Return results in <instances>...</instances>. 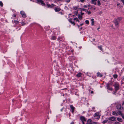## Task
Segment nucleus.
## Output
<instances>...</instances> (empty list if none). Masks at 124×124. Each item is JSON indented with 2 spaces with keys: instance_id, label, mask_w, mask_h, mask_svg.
I'll list each match as a JSON object with an SVG mask.
<instances>
[{
  "instance_id": "26",
  "label": "nucleus",
  "mask_w": 124,
  "mask_h": 124,
  "mask_svg": "<svg viewBox=\"0 0 124 124\" xmlns=\"http://www.w3.org/2000/svg\"><path fill=\"white\" fill-rule=\"evenodd\" d=\"M85 23L87 24H89V22L88 20H86L85 21Z\"/></svg>"
},
{
  "instance_id": "28",
  "label": "nucleus",
  "mask_w": 124,
  "mask_h": 124,
  "mask_svg": "<svg viewBox=\"0 0 124 124\" xmlns=\"http://www.w3.org/2000/svg\"><path fill=\"white\" fill-rule=\"evenodd\" d=\"M74 20H76V21L79 22V20H78V19L76 17L74 19Z\"/></svg>"
},
{
  "instance_id": "50",
  "label": "nucleus",
  "mask_w": 124,
  "mask_h": 124,
  "mask_svg": "<svg viewBox=\"0 0 124 124\" xmlns=\"http://www.w3.org/2000/svg\"><path fill=\"white\" fill-rule=\"evenodd\" d=\"M84 13H82V12H81V15H83L84 14Z\"/></svg>"
},
{
  "instance_id": "15",
  "label": "nucleus",
  "mask_w": 124,
  "mask_h": 124,
  "mask_svg": "<svg viewBox=\"0 0 124 124\" xmlns=\"http://www.w3.org/2000/svg\"><path fill=\"white\" fill-rule=\"evenodd\" d=\"M122 19V18L121 17L118 18L117 19H116L117 21L118 22H120L121 20Z\"/></svg>"
},
{
  "instance_id": "2",
  "label": "nucleus",
  "mask_w": 124,
  "mask_h": 124,
  "mask_svg": "<svg viewBox=\"0 0 124 124\" xmlns=\"http://www.w3.org/2000/svg\"><path fill=\"white\" fill-rule=\"evenodd\" d=\"M113 22L115 23L116 26V27H118L119 26V22L117 21L116 19H115L114 20Z\"/></svg>"
},
{
  "instance_id": "42",
  "label": "nucleus",
  "mask_w": 124,
  "mask_h": 124,
  "mask_svg": "<svg viewBox=\"0 0 124 124\" xmlns=\"http://www.w3.org/2000/svg\"><path fill=\"white\" fill-rule=\"evenodd\" d=\"M80 1L82 3H83L85 1V0H80Z\"/></svg>"
},
{
  "instance_id": "3",
  "label": "nucleus",
  "mask_w": 124,
  "mask_h": 124,
  "mask_svg": "<svg viewBox=\"0 0 124 124\" xmlns=\"http://www.w3.org/2000/svg\"><path fill=\"white\" fill-rule=\"evenodd\" d=\"M115 89L116 91H117L119 89V85L117 83H115L114 85Z\"/></svg>"
},
{
  "instance_id": "7",
  "label": "nucleus",
  "mask_w": 124,
  "mask_h": 124,
  "mask_svg": "<svg viewBox=\"0 0 124 124\" xmlns=\"http://www.w3.org/2000/svg\"><path fill=\"white\" fill-rule=\"evenodd\" d=\"M80 119L82 122L84 121H86L85 118L83 116L80 117Z\"/></svg>"
},
{
  "instance_id": "54",
  "label": "nucleus",
  "mask_w": 124,
  "mask_h": 124,
  "mask_svg": "<svg viewBox=\"0 0 124 124\" xmlns=\"http://www.w3.org/2000/svg\"><path fill=\"white\" fill-rule=\"evenodd\" d=\"M122 2H123L124 1V0H120Z\"/></svg>"
},
{
  "instance_id": "45",
  "label": "nucleus",
  "mask_w": 124,
  "mask_h": 124,
  "mask_svg": "<svg viewBox=\"0 0 124 124\" xmlns=\"http://www.w3.org/2000/svg\"><path fill=\"white\" fill-rule=\"evenodd\" d=\"M21 24L23 25H24L25 24V23L23 22H22L21 23Z\"/></svg>"
},
{
  "instance_id": "33",
  "label": "nucleus",
  "mask_w": 124,
  "mask_h": 124,
  "mask_svg": "<svg viewBox=\"0 0 124 124\" xmlns=\"http://www.w3.org/2000/svg\"><path fill=\"white\" fill-rule=\"evenodd\" d=\"M0 5L1 7H2L3 6V4L1 1H0Z\"/></svg>"
},
{
  "instance_id": "18",
  "label": "nucleus",
  "mask_w": 124,
  "mask_h": 124,
  "mask_svg": "<svg viewBox=\"0 0 124 124\" xmlns=\"http://www.w3.org/2000/svg\"><path fill=\"white\" fill-rule=\"evenodd\" d=\"M57 39L58 41H61L62 40V39L61 37H59Z\"/></svg>"
},
{
  "instance_id": "17",
  "label": "nucleus",
  "mask_w": 124,
  "mask_h": 124,
  "mask_svg": "<svg viewBox=\"0 0 124 124\" xmlns=\"http://www.w3.org/2000/svg\"><path fill=\"white\" fill-rule=\"evenodd\" d=\"M81 75L82 74L81 73H79L77 74V76L78 77H79L81 76Z\"/></svg>"
},
{
  "instance_id": "52",
  "label": "nucleus",
  "mask_w": 124,
  "mask_h": 124,
  "mask_svg": "<svg viewBox=\"0 0 124 124\" xmlns=\"http://www.w3.org/2000/svg\"><path fill=\"white\" fill-rule=\"evenodd\" d=\"M71 124H74V122H72L71 123Z\"/></svg>"
},
{
  "instance_id": "38",
  "label": "nucleus",
  "mask_w": 124,
  "mask_h": 124,
  "mask_svg": "<svg viewBox=\"0 0 124 124\" xmlns=\"http://www.w3.org/2000/svg\"><path fill=\"white\" fill-rule=\"evenodd\" d=\"M90 124H96V123L94 122H92L90 123Z\"/></svg>"
},
{
  "instance_id": "25",
  "label": "nucleus",
  "mask_w": 124,
  "mask_h": 124,
  "mask_svg": "<svg viewBox=\"0 0 124 124\" xmlns=\"http://www.w3.org/2000/svg\"><path fill=\"white\" fill-rule=\"evenodd\" d=\"M69 22L71 23L72 24H73L74 25L75 24V23L74 22L72 21L71 20H69Z\"/></svg>"
},
{
  "instance_id": "46",
  "label": "nucleus",
  "mask_w": 124,
  "mask_h": 124,
  "mask_svg": "<svg viewBox=\"0 0 124 124\" xmlns=\"http://www.w3.org/2000/svg\"><path fill=\"white\" fill-rule=\"evenodd\" d=\"M117 91H116L115 90V91L113 93V94H116V92Z\"/></svg>"
},
{
  "instance_id": "31",
  "label": "nucleus",
  "mask_w": 124,
  "mask_h": 124,
  "mask_svg": "<svg viewBox=\"0 0 124 124\" xmlns=\"http://www.w3.org/2000/svg\"><path fill=\"white\" fill-rule=\"evenodd\" d=\"M107 89L110 91H112L113 90V89L112 87H109Z\"/></svg>"
},
{
  "instance_id": "61",
  "label": "nucleus",
  "mask_w": 124,
  "mask_h": 124,
  "mask_svg": "<svg viewBox=\"0 0 124 124\" xmlns=\"http://www.w3.org/2000/svg\"><path fill=\"white\" fill-rule=\"evenodd\" d=\"M90 124V123H88V124Z\"/></svg>"
},
{
  "instance_id": "16",
  "label": "nucleus",
  "mask_w": 124,
  "mask_h": 124,
  "mask_svg": "<svg viewBox=\"0 0 124 124\" xmlns=\"http://www.w3.org/2000/svg\"><path fill=\"white\" fill-rule=\"evenodd\" d=\"M117 120L118 121L120 122H122L123 121L122 119L120 118H117Z\"/></svg>"
},
{
  "instance_id": "64",
  "label": "nucleus",
  "mask_w": 124,
  "mask_h": 124,
  "mask_svg": "<svg viewBox=\"0 0 124 124\" xmlns=\"http://www.w3.org/2000/svg\"><path fill=\"white\" fill-rule=\"evenodd\" d=\"M82 28H80V29L81 30L82 29Z\"/></svg>"
},
{
  "instance_id": "23",
  "label": "nucleus",
  "mask_w": 124,
  "mask_h": 124,
  "mask_svg": "<svg viewBox=\"0 0 124 124\" xmlns=\"http://www.w3.org/2000/svg\"><path fill=\"white\" fill-rule=\"evenodd\" d=\"M78 18L80 20H82V16L79 15L78 16Z\"/></svg>"
},
{
  "instance_id": "21",
  "label": "nucleus",
  "mask_w": 124,
  "mask_h": 124,
  "mask_svg": "<svg viewBox=\"0 0 124 124\" xmlns=\"http://www.w3.org/2000/svg\"><path fill=\"white\" fill-rule=\"evenodd\" d=\"M97 5L100 6L101 5V3L99 0H97Z\"/></svg>"
},
{
  "instance_id": "24",
  "label": "nucleus",
  "mask_w": 124,
  "mask_h": 124,
  "mask_svg": "<svg viewBox=\"0 0 124 124\" xmlns=\"http://www.w3.org/2000/svg\"><path fill=\"white\" fill-rule=\"evenodd\" d=\"M122 108L123 109L124 108V101H123L122 104Z\"/></svg>"
},
{
  "instance_id": "49",
  "label": "nucleus",
  "mask_w": 124,
  "mask_h": 124,
  "mask_svg": "<svg viewBox=\"0 0 124 124\" xmlns=\"http://www.w3.org/2000/svg\"><path fill=\"white\" fill-rule=\"evenodd\" d=\"M13 16H14V17H16V16L15 15V14H14L13 15Z\"/></svg>"
},
{
  "instance_id": "44",
  "label": "nucleus",
  "mask_w": 124,
  "mask_h": 124,
  "mask_svg": "<svg viewBox=\"0 0 124 124\" xmlns=\"http://www.w3.org/2000/svg\"><path fill=\"white\" fill-rule=\"evenodd\" d=\"M91 121V119H88V122H90Z\"/></svg>"
},
{
  "instance_id": "62",
  "label": "nucleus",
  "mask_w": 124,
  "mask_h": 124,
  "mask_svg": "<svg viewBox=\"0 0 124 124\" xmlns=\"http://www.w3.org/2000/svg\"><path fill=\"white\" fill-rule=\"evenodd\" d=\"M117 5H119V4H117Z\"/></svg>"
},
{
  "instance_id": "55",
  "label": "nucleus",
  "mask_w": 124,
  "mask_h": 124,
  "mask_svg": "<svg viewBox=\"0 0 124 124\" xmlns=\"http://www.w3.org/2000/svg\"><path fill=\"white\" fill-rule=\"evenodd\" d=\"M83 23H82V24H80V26H82L83 25Z\"/></svg>"
},
{
  "instance_id": "4",
  "label": "nucleus",
  "mask_w": 124,
  "mask_h": 124,
  "mask_svg": "<svg viewBox=\"0 0 124 124\" xmlns=\"http://www.w3.org/2000/svg\"><path fill=\"white\" fill-rule=\"evenodd\" d=\"M20 13L22 15V16L23 18H25L26 17V16L25 12L23 11H21L20 12Z\"/></svg>"
},
{
  "instance_id": "19",
  "label": "nucleus",
  "mask_w": 124,
  "mask_h": 124,
  "mask_svg": "<svg viewBox=\"0 0 124 124\" xmlns=\"http://www.w3.org/2000/svg\"><path fill=\"white\" fill-rule=\"evenodd\" d=\"M98 48L101 50L102 51V46L101 45L100 46H98Z\"/></svg>"
},
{
  "instance_id": "35",
  "label": "nucleus",
  "mask_w": 124,
  "mask_h": 124,
  "mask_svg": "<svg viewBox=\"0 0 124 124\" xmlns=\"http://www.w3.org/2000/svg\"><path fill=\"white\" fill-rule=\"evenodd\" d=\"M114 124H120V123L119 122H115Z\"/></svg>"
},
{
  "instance_id": "27",
  "label": "nucleus",
  "mask_w": 124,
  "mask_h": 124,
  "mask_svg": "<svg viewBox=\"0 0 124 124\" xmlns=\"http://www.w3.org/2000/svg\"><path fill=\"white\" fill-rule=\"evenodd\" d=\"M14 22L16 24H18L19 23V22L18 21H14Z\"/></svg>"
},
{
  "instance_id": "36",
  "label": "nucleus",
  "mask_w": 124,
  "mask_h": 124,
  "mask_svg": "<svg viewBox=\"0 0 124 124\" xmlns=\"http://www.w3.org/2000/svg\"><path fill=\"white\" fill-rule=\"evenodd\" d=\"M66 2L69 3L70 1V0H65Z\"/></svg>"
},
{
  "instance_id": "29",
  "label": "nucleus",
  "mask_w": 124,
  "mask_h": 124,
  "mask_svg": "<svg viewBox=\"0 0 124 124\" xmlns=\"http://www.w3.org/2000/svg\"><path fill=\"white\" fill-rule=\"evenodd\" d=\"M113 77L115 78H117V76L116 74H115L113 75Z\"/></svg>"
},
{
  "instance_id": "30",
  "label": "nucleus",
  "mask_w": 124,
  "mask_h": 124,
  "mask_svg": "<svg viewBox=\"0 0 124 124\" xmlns=\"http://www.w3.org/2000/svg\"><path fill=\"white\" fill-rule=\"evenodd\" d=\"M112 114L113 115H116V116H117V113H116L115 111L113 112Z\"/></svg>"
},
{
  "instance_id": "8",
  "label": "nucleus",
  "mask_w": 124,
  "mask_h": 124,
  "mask_svg": "<svg viewBox=\"0 0 124 124\" xmlns=\"http://www.w3.org/2000/svg\"><path fill=\"white\" fill-rule=\"evenodd\" d=\"M70 107L72 110V113H73L75 109V108L73 107L72 105H70Z\"/></svg>"
},
{
  "instance_id": "41",
  "label": "nucleus",
  "mask_w": 124,
  "mask_h": 124,
  "mask_svg": "<svg viewBox=\"0 0 124 124\" xmlns=\"http://www.w3.org/2000/svg\"><path fill=\"white\" fill-rule=\"evenodd\" d=\"M121 116H122V118L123 119H124V115L123 114Z\"/></svg>"
},
{
  "instance_id": "14",
  "label": "nucleus",
  "mask_w": 124,
  "mask_h": 124,
  "mask_svg": "<svg viewBox=\"0 0 124 124\" xmlns=\"http://www.w3.org/2000/svg\"><path fill=\"white\" fill-rule=\"evenodd\" d=\"M91 21H92V22H91L92 25H94V19L93 18L91 19Z\"/></svg>"
},
{
  "instance_id": "56",
  "label": "nucleus",
  "mask_w": 124,
  "mask_h": 124,
  "mask_svg": "<svg viewBox=\"0 0 124 124\" xmlns=\"http://www.w3.org/2000/svg\"><path fill=\"white\" fill-rule=\"evenodd\" d=\"M122 2L123 3V5H124V1L123 2Z\"/></svg>"
},
{
  "instance_id": "12",
  "label": "nucleus",
  "mask_w": 124,
  "mask_h": 124,
  "mask_svg": "<svg viewBox=\"0 0 124 124\" xmlns=\"http://www.w3.org/2000/svg\"><path fill=\"white\" fill-rule=\"evenodd\" d=\"M54 10L56 12H58L60 11L61 9L60 8L55 7L54 8Z\"/></svg>"
},
{
  "instance_id": "40",
  "label": "nucleus",
  "mask_w": 124,
  "mask_h": 124,
  "mask_svg": "<svg viewBox=\"0 0 124 124\" xmlns=\"http://www.w3.org/2000/svg\"><path fill=\"white\" fill-rule=\"evenodd\" d=\"M40 1H42L41 0H37V1L38 3H40L41 2Z\"/></svg>"
},
{
  "instance_id": "47",
  "label": "nucleus",
  "mask_w": 124,
  "mask_h": 124,
  "mask_svg": "<svg viewBox=\"0 0 124 124\" xmlns=\"http://www.w3.org/2000/svg\"><path fill=\"white\" fill-rule=\"evenodd\" d=\"M83 7L84 8H87V6L86 5H84V6H83Z\"/></svg>"
},
{
  "instance_id": "37",
  "label": "nucleus",
  "mask_w": 124,
  "mask_h": 124,
  "mask_svg": "<svg viewBox=\"0 0 124 124\" xmlns=\"http://www.w3.org/2000/svg\"><path fill=\"white\" fill-rule=\"evenodd\" d=\"M107 89L108 88H109V84H107Z\"/></svg>"
},
{
  "instance_id": "34",
  "label": "nucleus",
  "mask_w": 124,
  "mask_h": 124,
  "mask_svg": "<svg viewBox=\"0 0 124 124\" xmlns=\"http://www.w3.org/2000/svg\"><path fill=\"white\" fill-rule=\"evenodd\" d=\"M86 12H87V13L88 15H90L91 13V12L90 11H88L87 10Z\"/></svg>"
},
{
  "instance_id": "58",
  "label": "nucleus",
  "mask_w": 124,
  "mask_h": 124,
  "mask_svg": "<svg viewBox=\"0 0 124 124\" xmlns=\"http://www.w3.org/2000/svg\"><path fill=\"white\" fill-rule=\"evenodd\" d=\"M93 41H95V39H93Z\"/></svg>"
},
{
  "instance_id": "59",
  "label": "nucleus",
  "mask_w": 124,
  "mask_h": 124,
  "mask_svg": "<svg viewBox=\"0 0 124 124\" xmlns=\"http://www.w3.org/2000/svg\"><path fill=\"white\" fill-rule=\"evenodd\" d=\"M94 108H94V107H93V108H92V109H94Z\"/></svg>"
},
{
  "instance_id": "20",
  "label": "nucleus",
  "mask_w": 124,
  "mask_h": 124,
  "mask_svg": "<svg viewBox=\"0 0 124 124\" xmlns=\"http://www.w3.org/2000/svg\"><path fill=\"white\" fill-rule=\"evenodd\" d=\"M97 76L98 77H101L102 76V75L99 72L97 73Z\"/></svg>"
},
{
  "instance_id": "53",
  "label": "nucleus",
  "mask_w": 124,
  "mask_h": 124,
  "mask_svg": "<svg viewBox=\"0 0 124 124\" xmlns=\"http://www.w3.org/2000/svg\"><path fill=\"white\" fill-rule=\"evenodd\" d=\"M78 11H76V14H78Z\"/></svg>"
},
{
  "instance_id": "51",
  "label": "nucleus",
  "mask_w": 124,
  "mask_h": 124,
  "mask_svg": "<svg viewBox=\"0 0 124 124\" xmlns=\"http://www.w3.org/2000/svg\"><path fill=\"white\" fill-rule=\"evenodd\" d=\"M91 93H93V91H92L91 92Z\"/></svg>"
},
{
  "instance_id": "10",
  "label": "nucleus",
  "mask_w": 124,
  "mask_h": 124,
  "mask_svg": "<svg viewBox=\"0 0 124 124\" xmlns=\"http://www.w3.org/2000/svg\"><path fill=\"white\" fill-rule=\"evenodd\" d=\"M97 0H91V2L92 4L96 5L97 4L96 1Z\"/></svg>"
},
{
  "instance_id": "13",
  "label": "nucleus",
  "mask_w": 124,
  "mask_h": 124,
  "mask_svg": "<svg viewBox=\"0 0 124 124\" xmlns=\"http://www.w3.org/2000/svg\"><path fill=\"white\" fill-rule=\"evenodd\" d=\"M116 112L117 114L121 116L123 114L122 113V112L119 110H118Z\"/></svg>"
},
{
  "instance_id": "63",
  "label": "nucleus",
  "mask_w": 124,
  "mask_h": 124,
  "mask_svg": "<svg viewBox=\"0 0 124 124\" xmlns=\"http://www.w3.org/2000/svg\"><path fill=\"white\" fill-rule=\"evenodd\" d=\"M62 109H61V111H62Z\"/></svg>"
},
{
  "instance_id": "5",
  "label": "nucleus",
  "mask_w": 124,
  "mask_h": 124,
  "mask_svg": "<svg viewBox=\"0 0 124 124\" xmlns=\"http://www.w3.org/2000/svg\"><path fill=\"white\" fill-rule=\"evenodd\" d=\"M46 5L48 8H53L54 6V5L53 4H47Z\"/></svg>"
},
{
  "instance_id": "1",
  "label": "nucleus",
  "mask_w": 124,
  "mask_h": 124,
  "mask_svg": "<svg viewBox=\"0 0 124 124\" xmlns=\"http://www.w3.org/2000/svg\"><path fill=\"white\" fill-rule=\"evenodd\" d=\"M99 112L96 113L93 116L95 119H99L100 118V116L99 115Z\"/></svg>"
},
{
  "instance_id": "39",
  "label": "nucleus",
  "mask_w": 124,
  "mask_h": 124,
  "mask_svg": "<svg viewBox=\"0 0 124 124\" xmlns=\"http://www.w3.org/2000/svg\"><path fill=\"white\" fill-rule=\"evenodd\" d=\"M107 122V121L106 120H105L102 122V123L103 124L105 123H106Z\"/></svg>"
},
{
  "instance_id": "48",
  "label": "nucleus",
  "mask_w": 124,
  "mask_h": 124,
  "mask_svg": "<svg viewBox=\"0 0 124 124\" xmlns=\"http://www.w3.org/2000/svg\"><path fill=\"white\" fill-rule=\"evenodd\" d=\"M59 13L61 15H62L63 14V13L62 12H59Z\"/></svg>"
},
{
  "instance_id": "6",
  "label": "nucleus",
  "mask_w": 124,
  "mask_h": 124,
  "mask_svg": "<svg viewBox=\"0 0 124 124\" xmlns=\"http://www.w3.org/2000/svg\"><path fill=\"white\" fill-rule=\"evenodd\" d=\"M109 120L112 121H115L116 120V118L114 117H110L108 118Z\"/></svg>"
},
{
  "instance_id": "9",
  "label": "nucleus",
  "mask_w": 124,
  "mask_h": 124,
  "mask_svg": "<svg viewBox=\"0 0 124 124\" xmlns=\"http://www.w3.org/2000/svg\"><path fill=\"white\" fill-rule=\"evenodd\" d=\"M116 108H117L119 110L121 109L122 108V107H121V105L120 104H118L116 106Z\"/></svg>"
},
{
  "instance_id": "32",
  "label": "nucleus",
  "mask_w": 124,
  "mask_h": 124,
  "mask_svg": "<svg viewBox=\"0 0 124 124\" xmlns=\"http://www.w3.org/2000/svg\"><path fill=\"white\" fill-rule=\"evenodd\" d=\"M41 1V2L40 3L43 6L45 5V4L44 3L43 1Z\"/></svg>"
},
{
  "instance_id": "43",
  "label": "nucleus",
  "mask_w": 124,
  "mask_h": 124,
  "mask_svg": "<svg viewBox=\"0 0 124 124\" xmlns=\"http://www.w3.org/2000/svg\"><path fill=\"white\" fill-rule=\"evenodd\" d=\"M81 9L82 10H83L84 11H85L86 10V9L84 8H82V9Z\"/></svg>"
},
{
  "instance_id": "57",
  "label": "nucleus",
  "mask_w": 124,
  "mask_h": 124,
  "mask_svg": "<svg viewBox=\"0 0 124 124\" xmlns=\"http://www.w3.org/2000/svg\"><path fill=\"white\" fill-rule=\"evenodd\" d=\"M82 122V123H83V124H85L84 123V121H83V122Z\"/></svg>"
},
{
  "instance_id": "60",
  "label": "nucleus",
  "mask_w": 124,
  "mask_h": 124,
  "mask_svg": "<svg viewBox=\"0 0 124 124\" xmlns=\"http://www.w3.org/2000/svg\"><path fill=\"white\" fill-rule=\"evenodd\" d=\"M100 28H97V30H98Z\"/></svg>"
},
{
  "instance_id": "22",
  "label": "nucleus",
  "mask_w": 124,
  "mask_h": 124,
  "mask_svg": "<svg viewBox=\"0 0 124 124\" xmlns=\"http://www.w3.org/2000/svg\"><path fill=\"white\" fill-rule=\"evenodd\" d=\"M56 39V37L55 36H52L51 39L53 40H55Z\"/></svg>"
},
{
  "instance_id": "11",
  "label": "nucleus",
  "mask_w": 124,
  "mask_h": 124,
  "mask_svg": "<svg viewBox=\"0 0 124 124\" xmlns=\"http://www.w3.org/2000/svg\"><path fill=\"white\" fill-rule=\"evenodd\" d=\"M79 6H76L73 8V9L77 10V11H78V9H79L78 8Z\"/></svg>"
}]
</instances>
